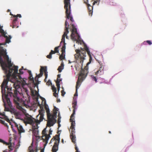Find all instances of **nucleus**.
Returning a JSON list of instances; mask_svg holds the SVG:
<instances>
[{"label": "nucleus", "mask_w": 152, "mask_h": 152, "mask_svg": "<svg viewBox=\"0 0 152 152\" xmlns=\"http://www.w3.org/2000/svg\"><path fill=\"white\" fill-rule=\"evenodd\" d=\"M99 70L104 71V67L101 64L100 65V66L99 68Z\"/></svg>", "instance_id": "40"}, {"label": "nucleus", "mask_w": 152, "mask_h": 152, "mask_svg": "<svg viewBox=\"0 0 152 152\" xmlns=\"http://www.w3.org/2000/svg\"><path fill=\"white\" fill-rule=\"evenodd\" d=\"M6 99L7 101V102L8 104V105L9 107H11L12 106L11 103L10 101V99L8 98L7 96H6Z\"/></svg>", "instance_id": "26"}, {"label": "nucleus", "mask_w": 152, "mask_h": 152, "mask_svg": "<svg viewBox=\"0 0 152 152\" xmlns=\"http://www.w3.org/2000/svg\"><path fill=\"white\" fill-rule=\"evenodd\" d=\"M77 92H76V93H75V94H74V96H77Z\"/></svg>", "instance_id": "52"}, {"label": "nucleus", "mask_w": 152, "mask_h": 152, "mask_svg": "<svg viewBox=\"0 0 152 152\" xmlns=\"http://www.w3.org/2000/svg\"><path fill=\"white\" fill-rule=\"evenodd\" d=\"M8 110L10 111L9 112H11L12 114H13L14 115L16 113L15 110L14 109H10V110Z\"/></svg>", "instance_id": "28"}, {"label": "nucleus", "mask_w": 152, "mask_h": 152, "mask_svg": "<svg viewBox=\"0 0 152 152\" xmlns=\"http://www.w3.org/2000/svg\"><path fill=\"white\" fill-rule=\"evenodd\" d=\"M52 89L53 90V92H56V88L55 86H53L52 87Z\"/></svg>", "instance_id": "38"}, {"label": "nucleus", "mask_w": 152, "mask_h": 152, "mask_svg": "<svg viewBox=\"0 0 152 152\" xmlns=\"http://www.w3.org/2000/svg\"><path fill=\"white\" fill-rule=\"evenodd\" d=\"M88 0H84V2L86 4H87Z\"/></svg>", "instance_id": "51"}, {"label": "nucleus", "mask_w": 152, "mask_h": 152, "mask_svg": "<svg viewBox=\"0 0 152 152\" xmlns=\"http://www.w3.org/2000/svg\"><path fill=\"white\" fill-rule=\"evenodd\" d=\"M60 102V99H59V100H57V102Z\"/></svg>", "instance_id": "60"}, {"label": "nucleus", "mask_w": 152, "mask_h": 152, "mask_svg": "<svg viewBox=\"0 0 152 152\" xmlns=\"http://www.w3.org/2000/svg\"><path fill=\"white\" fill-rule=\"evenodd\" d=\"M88 9L89 10V15H91L93 12V7L91 6H90L89 4H88Z\"/></svg>", "instance_id": "23"}, {"label": "nucleus", "mask_w": 152, "mask_h": 152, "mask_svg": "<svg viewBox=\"0 0 152 152\" xmlns=\"http://www.w3.org/2000/svg\"><path fill=\"white\" fill-rule=\"evenodd\" d=\"M13 86H14V88H15V89H18L19 87V85H17L15 86V84H13Z\"/></svg>", "instance_id": "37"}, {"label": "nucleus", "mask_w": 152, "mask_h": 152, "mask_svg": "<svg viewBox=\"0 0 152 152\" xmlns=\"http://www.w3.org/2000/svg\"><path fill=\"white\" fill-rule=\"evenodd\" d=\"M64 9L66 10L65 13L67 18L70 19V20L73 22L74 20L72 17L71 15V5L70 4V0H64Z\"/></svg>", "instance_id": "6"}, {"label": "nucleus", "mask_w": 152, "mask_h": 152, "mask_svg": "<svg viewBox=\"0 0 152 152\" xmlns=\"http://www.w3.org/2000/svg\"><path fill=\"white\" fill-rule=\"evenodd\" d=\"M4 152H7L6 151H4Z\"/></svg>", "instance_id": "63"}, {"label": "nucleus", "mask_w": 152, "mask_h": 152, "mask_svg": "<svg viewBox=\"0 0 152 152\" xmlns=\"http://www.w3.org/2000/svg\"><path fill=\"white\" fill-rule=\"evenodd\" d=\"M10 110V108H6V107H5V110H6L7 111H10L8 110Z\"/></svg>", "instance_id": "49"}, {"label": "nucleus", "mask_w": 152, "mask_h": 152, "mask_svg": "<svg viewBox=\"0 0 152 152\" xmlns=\"http://www.w3.org/2000/svg\"><path fill=\"white\" fill-rule=\"evenodd\" d=\"M31 93L33 95H34V92L33 91H31Z\"/></svg>", "instance_id": "56"}, {"label": "nucleus", "mask_w": 152, "mask_h": 152, "mask_svg": "<svg viewBox=\"0 0 152 152\" xmlns=\"http://www.w3.org/2000/svg\"><path fill=\"white\" fill-rule=\"evenodd\" d=\"M0 64L2 69L6 74V78L4 79L2 83L1 86V88H6L8 91L12 90V88H9L7 86L8 81L12 82L10 77H12L15 79L24 81L20 75L23 74L22 71L23 67L22 66L19 70V73H18V67L14 65L12 67V64L9 60L8 56L7 55L6 50L0 47Z\"/></svg>", "instance_id": "1"}, {"label": "nucleus", "mask_w": 152, "mask_h": 152, "mask_svg": "<svg viewBox=\"0 0 152 152\" xmlns=\"http://www.w3.org/2000/svg\"><path fill=\"white\" fill-rule=\"evenodd\" d=\"M47 57L48 58L51 59L52 58V55L49 53V55L47 56Z\"/></svg>", "instance_id": "41"}, {"label": "nucleus", "mask_w": 152, "mask_h": 152, "mask_svg": "<svg viewBox=\"0 0 152 152\" xmlns=\"http://www.w3.org/2000/svg\"><path fill=\"white\" fill-rule=\"evenodd\" d=\"M46 128L44 129L42 132V139L44 142H45L46 144H47L48 143V141L50 137V135L52 134V130L50 129L49 132V134H46Z\"/></svg>", "instance_id": "9"}, {"label": "nucleus", "mask_w": 152, "mask_h": 152, "mask_svg": "<svg viewBox=\"0 0 152 152\" xmlns=\"http://www.w3.org/2000/svg\"><path fill=\"white\" fill-rule=\"evenodd\" d=\"M4 37L6 38V43H9L10 42V39L11 38V37L10 35H9L8 37L7 35H6L4 36Z\"/></svg>", "instance_id": "22"}, {"label": "nucleus", "mask_w": 152, "mask_h": 152, "mask_svg": "<svg viewBox=\"0 0 152 152\" xmlns=\"http://www.w3.org/2000/svg\"><path fill=\"white\" fill-rule=\"evenodd\" d=\"M3 27V26L0 27V37L3 36L4 37L7 34V33L2 29Z\"/></svg>", "instance_id": "16"}, {"label": "nucleus", "mask_w": 152, "mask_h": 152, "mask_svg": "<svg viewBox=\"0 0 152 152\" xmlns=\"http://www.w3.org/2000/svg\"><path fill=\"white\" fill-rule=\"evenodd\" d=\"M75 149L76 150V152H80V151H79L78 149L77 146L76 144L75 143Z\"/></svg>", "instance_id": "39"}, {"label": "nucleus", "mask_w": 152, "mask_h": 152, "mask_svg": "<svg viewBox=\"0 0 152 152\" xmlns=\"http://www.w3.org/2000/svg\"><path fill=\"white\" fill-rule=\"evenodd\" d=\"M59 46L56 47L55 48L54 50L56 52V53H58L59 50H58V48Z\"/></svg>", "instance_id": "34"}, {"label": "nucleus", "mask_w": 152, "mask_h": 152, "mask_svg": "<svg viewBox=\"0 0 152 152\" xmlns=\"http://www.w3.org/2000/svg\"><path fill=\"white\" fill-rule=\"evenodd\" d=\"M59 115H60V114H59L58 115V123H59L60 122V118H61V117Z\"/></svg>", "instance_id": "46"}, {"label": "nucleus", "mask_w": 152, "mask_h": 152, "mask_svg": "<svg viewBox=\"0 0 152 152\" xmlns=\"http://www.w3.org/2000/svg\"><path fill=\"white\" fill-rule=\"evenodd\" d=\"M64 64H63V63L62 62V63H61V66H62V67H64Z\"/></svg>", "instance_id": "54"}, {"label": "nucleus", "mask_w": 152, "mask_h": 152, "mask_svg": "<svg viewBox=\"0 0 152 152\" xmlns=\"http://www.w3.org/2000/svg\"><path fill=\"white\" fill-rule=\"evenodd\" d=\"M30 152H33V150H32V151H30Z\"/></svg>", "instance_id": "64"}, {"label": "nucleus", "mask_w": 152, "mask_h": 152, "mask_svg": "<svg viewBox=\"0 0 152 152\" xmlns=\"http://www.w3.org/2000/svg\"><path fill=\"white\" fill-rule=\"evenodd\" d=\"M109 133H110V134H111V132H110V131L109 132Z\"/></svg>", "instance_id": "62"}, {"label": "nucleus", "mask_w": 152, "mask_h": 152, "mask_svg": "<svg viewBox=\"0 0 152 152\" xmlns=\"http://www.w3.org/2000/svg\"><path fill=\"white\" fill-rule=\"evenodd\" d=\"M79 77H79L78 80L76 83V92H77V89L78 88V87H79V86H80L81 80H82L81 79H80Z\"/></svg>", "instance_id": "20"}, {"label": "nucleus", "mask_w": 152, "mask_h": 152, "mask_svg": "<svg viewBox=\"0 0 152 152\" xmlns=\"http://www.w3.org/2000/svg\"><path fill=\"white\" fill-rule=\"evenodd\" d=\"M75 115V111H74L73 113H72L71 115L70 118V121L71 123V125L70 126V129H71V132L70 134V138L72 140V141L73 142L74 144L76 143V137L75 135V122L74 118V115Z\"/></svg>", "instance_id": "5"}, {"label": "nucleus", "mask_w": 152, "mask_h": 152, "mask_svg": "<svg viewBox=\"0 0 152 152\" xmlns=\"http://www.w3.org/2000/svg\"><path fill=\"white\" fill-rule=\"evenodd\" d=\"M8 94L10 96H13L14 102L17 106H19L20 104V103L21 102V99L17 96L18 93L17 91L15 90L13 94L10 92H9Z\"/></svg>", "instance_id": "10"}, {"label": "nucleus", "mask_w": 152, "mask_h": 152, "mask_svg": "<svg viewBox=\"0 0 152 152\" xmlns=\"http://www.w3.org/2000/svg\"><path fill=\"white\" fill-rule=\"evenodd\" d=\"M0 142L3 143L4 144H5L6 145H9V144L8 143L6 142L1 139H0Z\"/></svg>", "instance_id": "32"}, {"label": "nucleus", "mask_w": 152, "mask_h": 152, "mask_svg": "<svg viewBox=\"0 0 152 152\" xmlns=\"http://www.w3.org/2000/svg\"><path fill=\"white\" fill-rule=\"evenodd\" d=\"M41 99L42 100V103L44 102V106L45 108L46 111L47 113V118L48 120H50L51 118V117H53V116L51 115V114L50 113L49 109L48 107V105L46 104V101L45 99L43 97H41Z\"/></svg>", "instance_id": "11"}, {"label": "nucleus", "mask_w": 152, "mask_h": 152, "mask_svg": "<svg viewBox=\"0 0 152 152\" xmlns=\"http://www.w3.org/2000/svg\"><path fill=\"white\" fill-rule=\"evenodd\" d=\"M16 127H17L18 129L19 132H24V130L22 126L20 125L17 124L16 123H15Z\"/></svg>", "instance_id": "17"}, {"label": "nucleus", "mask_w": 152, "mask_h": 152, "mask_svg": "<svg viewBox=\"0 0 152 152\" xmlns=\"http://www.w3.org/2000/svg\"><path fill=\"white\" fill-rule=\"evenodd\" d=\"M61 75L58 74L57 75V78L56 81V86L57 88L58 91L60 90V82L62 81V79L60 78Z\"/></svg>", "instance_id": "14"}, {"label": "nucleus", "mask_w": 152, "mask_h": 152, "mask_svg": "<svg viewBox=\"0 0 152 152\" xmlns=\"http://www.w3.org/2000/svg\"><path fill=\"white\" fill-rule=\"evenodd\" d=\"M62 142L63 143V142H64V140H63V139H62Z\"/></svg>", "instance_id": "61"}, {"label": "nucleus", "mask_w": 152, "mask_h": 152, "mask_svg": "<svg viewBox=\"0 0 152 152\" xmlns=\"http://www.w3.org/2000/svg\"><path fill=\"white\" fill-rule=\"evenodd\" d=\"M68 62H69V63H69V64L71 63V61H70V60H69V61H68Z\"/></svg>", "instance_id": "59"}, {"label": "nucleus", "mask_w": 152, "mask_h": 152, "mask_svg": "<svg viewBox=\"0 0 152 152\" xmlns=\"http://www.w3.org/2000/svg\"><path fill=\"white\" fill-rule=\"evenodd\" d=\"M47 78H46V77H45V78L44 79V81H45V82L47 81Z\"/></svg>", "instance_id": "55"}, {"label": "nucleus", "mask_w": 152, "mask_h": 152, "mask_svg": "<svg viewBox=\"0 0 152 152\" xmlns=\"http://www.w3.org/2000/svg\"><path fill=\"white\" fill-rule=\"evenodd\" d=\"M60 140L59 134H56L51 139L50 142L55 141L54 144L52 148L53 152H56L58 151Z\"/></svg>", "instance_id": "8"}, {"label": "nucleus", "mask_w": 152, "mask_h": 152, "mask_svg": "<svg viewBox=\"0 0 152 152\" xmlns=\"http://www.w3.org/2000/svg\"><path fill=\"white\" fill-rule=\"evenodd\" d=\"M36 125V127L35 126L33 128V129L32 131L33 133L35 136L37 135L39 132L38 125H37H37Z\"/></svg>", "instance_id": "18"}, {"label": "nucleus", "mask_w": 152, "mask_h": 152, "mask_svg": "<svg viewBox=\"0 0 152 152\" xmlns=\"http://www.w3.org/2000/svg\"><path fill=\"white\" fill-rule=\"evenodd\" d=\"M2 117H0V118H3V119H4V120H5V119L4 118V117H3V116H2Z\"/></svg>", "instance_id": "58"}, {"label": "nucleus", "mask_w": 152, "mask_h": 152, "mask_svg": "<svg viewBox=\"0 0 152 152\" xmlns=\"http://www.w3.org/2000/svg\"><path fill=\"white\" fill-rule=\"evenodd\" d=\"M145 42L147 43L149 45H151L152 44V43L151 42V41L150 40H147L146 41H144L143 43L145 44Z\"/></svg>", "instance_id": "35"}, {"label": "nucleus", "mask_w": 152, "mask_h": 152, "mask_svg": "<svg viewBox=\"0 0 152 152\" xmlns=\"http://www.w3.org/2000/svg\"><path fill=\"white\" fill-rule=\"evenodd\" d=\"M65 31L64 32V34L62 35L61 41V44L62 42H63L64 43V45L62 46L61 48V51L62 52V53L61 55L59 57V59L61 60H62L63 59H64L65 58V50L66 49L65 45L66 44L65 43V37H66V39H68V36L67 35L69 32L68 28L69 25L68 23H67L66 20L65 21Z\"/></svg>", "instance_id": "4"}, {"label": "nucleus", "mask_w": 152, "mask_h": 152, "mask_svg": "<svg viewBox=\"0 0 152 152\" xmlns=\"http://www.w3.org/2000/svg\"><path fill=\"white\" fill-rule=\"evenodd\" d=\"M71 38L72 40L77 42L80 40V37L77 32V28L72 29Z\"/></svg>", "instance_id": "12"}, {"label": "nucleus", "mask_w": 152, "mask_h": 152, "mask_svg": "<svg viewBox=\"0 0 152 152\" xmlns=\"http://www.w3.org/2000/svg\"><path fill=\"white\" fill-rule=\"evenodd\" d=\"M28 72L29 75V80L32 81L33 83H34L35 86H37V85L38 84V83H34V78L33 77H32V75L31 74V71L29 70L28 71Z\"/></svg>", "instance_id": "15"}, {"label": "nucleus", "mask_w": 152, "mask_h": 152, "mask_svg": "<svg viewBox=\"0 0 152 152\" xmlns=\"http://www.w3.org/2000/svg\"><path fill=\"white\" fill-rule=\"evenodd\" d=\"M53 95L56 97H57L58 96V94L56 93V92H54L53 93Z\"/></svg>", "instance_id": "42"}, {"label": "nucleus", "mask_w": 152, "mask_h": 152, "mask_svg": "<svg viewBox=\"0 0 152 152\" xmlns=\"http://www.w3.org/2000/svg\"><path fill=\"white\" fill-rule=\"evenodd\" d=\"M58 109L55 107L53 110V114H51V115L53 116V117H51L50 120H48L47 124V126L48 127H50L53 126L56 122V118L57 113V111H58Z\"/></svg>", "instance_id": "7"}, {"label": "nucleus", "mask_w": 152, "mask_h": 152, "mask_svg": "<svg viewBox=\"0 0 152 152\" xmlns=\"http://www.w3.org/2000/svg\"><path fill=\"white\" fill-rule=\"evenodd\" d=\"M14 115L16 118L22 120L21 115L20 113L16 112Z\"/></svg>", "instance_id": "21"}, {"label": "nucleus", "mask_w": 152, "mask_h": 152, "mask_svg": "<svg viewBox=\"0 0 152 152\" xmlns=\"http://www.w3.org/2000/svg\"><path fill=\"white\" fill-rule=\"evenodd\" d=\"M12 15V16H13V17L15 18V19L13 20L17 22L18 19V18L17 17H16V16L15 15Z\"/></svg>", "instance_id": "36"}, {"label": "nucleus", "mask_w": 152, "mask_h": 152, "mask_svg": "<svg viewBox=\"0 0 152 152\" xmlns=\"http://www.w3.org/2000/svg\"><path fill=\"white\" fill-rule=\"evenodd\" d=\"M51 83V81L50 80H48L46 84L48 85H50Z\"/></svg>", "instance_id": "45"}, {"label": "nucleus", "mask_w": 152, "mask_h": 152, "mask_svg": "<svg viewBox=\"0 0 152 152\" xmlns=\"http://www.w3.org/2000/svg\"><path fill=\"white\" fill-rule=\"evenodd\" d=\"M72 29H75L76 28L75 26L73 24H72Z\"/></svg>", "instance_id": "47"}, {"label": "nucleus", "mask_w": 152, "mask_h": 152, "mask_svg": "<svg viewBox=\"0 0 152 152\" xmlns=\"http://www.w3.org/2000/svg\"><path fill=\"white\" fill-rule=\"evenodd\" d=\"M84 49L85 50L81 48L80 50H76L75 51L77 53L75 55V59L76 60L79 59L80 63L82 64L83 63V60L85 59L86 52L88 54H89L90 53L88 48L86 45H84Z\"/></svg>", "instance_id": "3"}, {"label": "nucleus", "mask_w": 152, "mask_h": 152, "mask_svg": "<svg viewBox=\"0 0 152 152\" xmlns=\"http://www.w3.org/2000/svg\"><path fill=\"white\" fill-rule=\"evenodd\" d=\"M10 26L12 27L13 28H18V23L17 22L13 20L12 24L10 25Z\"/></svg>", "instance_id": "19"}, {"label": "nucleus", "mask_w": 152, "mask_h": 152, "mask_svg": "<svg viewBox=\"0 0 152 152\" xmlns=\"http://www.w3.org/2000/svg\"><path fill=\"white\" fill-rule=\"evenodd\" d=\"M0 122L1 124L4 125V126H6L8 127V126L7 125V124L5 123V121L0 120Z\"/></svg>", "instance_id": "29"}, {"label": "nucleus", "mask_w": 152, "mask_h": 152, "mask_svg": "<svg viewBox=\"0 0 152 152\" xmlns=\"http://www.w3.org/2000/svg\"><path fill=\"white\" fill-rule=\"evenodd\" d=\"M88 56H89L90 57V59H89V61L88 62L87 64L86 65H87L88 66V65L90 64L91 62V60H92V58L91 57V53H90L89 54H88Z\"/></svg>", "instance_id": "30"}, {"label": "nucleus", "mask_w": 152, "mask_h": 152, "mask_svg": "<svg viewBox=\"0 0 152 152\" xmlns=\"http://www.w3.org/2000/svg\"><path fill=\"white\" fill-rule=\"evenodd\" d=\"M104 73V71H101L98 70L97 72H95V74L97 75L98 74H99V75H103Z\"/></svg>", "instance_id": "27"}, {"label": "nucleus", "mask_w": 152, "mask_h": 152, "mask_svg": "<svg viewBox=\"0 0 152 152\" xmlns=\"http://www.w3.org/2000/svg\"><path fill=\"white\" fill-rule=\"evenodd\" d=\"M43 71L45 72V77L46 78H47L48 77V72L47 71V68L46 67H44V68L42 69Z\"/></svg>", "instance_id": "24"}, {"label": "nucleus", "mask_w": 152, "mask_h": 152, "mask_svg": "<svg viewBox=\"0 0 152 152\" xmlns=\"http://www.w3.org/2000/svg\"><path fill=\"white\" fill-rule=\"evenodd\" d=\"M88 66L86 65L84 69H82L80 74V76H81L82 78H85L87 75L88 73Z\"/></svg>", "instance_id": "13"}, {"label": "nucleus", "mask_w": 152, "mask_h": 152, "mask_svg": "<svg viewBox=\"0 0 152 152\" xmlns=\"http://www.w3.org/2000/svg\"><path fill=\"white\" fill-rule=\"evenodd\" d=\"M64 67H62V66H59L58 70V72H61L62 70L63 69Z\"/></svg>", "instance_id": "31"}, {"label": "nucleus", "mask_w": 152, "mask_h": 152, "mask_svg": "<svg viewBox=\"0 0 152 152\" xmlns=\"http://www.w3.org/2000/svg\"><path fill=\"white\" fill-rule=\"evenodd\" d=\"M43 68H44V67L41 66V69L40 70V73L37 75L38 77H40L43 74V70H42V69H43Z\"/></svg>", "instance_id": "25"}, {"label": "nucleus", "mask_w": 152, "mask_h": 152, "mask_svg": "<svg viewBox=\"0 0 152 152\" xmlns=\"http://www.w3.org/2000/svg\"><path fill=\"white\" fill-rule=\"evenodd\" d=\"M76 105H75V104L74 105H73H73L72 106V107H73L74 108V110H73V113H73V112H74V111L75 110V108H76Z\"/></svg>", "instance_id": "48"}, {"label": "nucleus", "mask_w": 152, "mask_h": 152, "mask_svg": "<svg viewBox=\"0 0 152 152\" xmlns=\"http://www.w3.org/2000/svg\"><path fill=\"white\" fill-rule=\"evenodd\" d=\"M61 96H63L65 94V92L63 90L61 91Z\"/></svg>", "instance_id": "43"}, {"label": "nucleus", "mask_w": 152, "mask_h": 152, "mask_svg": "<svg viewBox=\"0 0 152 152\" xmlns=\"http://www.w3.org/2000/svg\"><path fill=\"white\" fill-rule=\"evenodd\" d=\"M38 105L40 107V109L39 110V114L37 116V118L39 115H40L39 119H36L34 118H33L31 116H28L27 115H29L27 114L26 115L24 118L25 123L28 124H30L32 126L36 123V125H38L44 119V116L45 113V110L43 108V105H41L39 103L37 102Z\"/></svg>", "instance_id": "2"}, {"label": "nucleus", "mask_w": 152, "mask_h": 152, "mask_svg": "<svg viewBox=\"0 0 152 152\" xmlns=\"http://www.w3.org/2000/svg\"><path fill=\"white\" fill-rule=\"evenodd\" d=\"M56 53V52L55 51H53V50H51V51L50 53L52 55V54H55Z\"/></svg>", "instance_id": "44"}, {"label": "nucleus", "mask_w": 152, "mask_h": 152, "mask_svg": "<svg viewBox=\"0 0 152 152\" xmlns=\"http://www.w3.org/2000/svg\"><path fill=\"white\" fill-rule=\"evenodd\" d=\"M91 77L92 78L93 80L96 83L97 82V79L96 77H95L94 75H92Z\"/></svg>", "instance_id": "33"}, {"label": "nucleus", "mask_w": 152, "mask_h": 152, "mask_svg": "<svg viewBox=\"0 0 152 152\" xmlns=\"http://www.w3.org/2000/svg\"><path fill=\"white\" fill-rule=\"evenodd\" d=\"M73 105L75 104V105H76V104H77V102H74L73 103Z\"/></svg>", "instance_id": "53"}, {"label": "nucleus", "mask_w": 152, "mask_h": 152, "mask_svg": "<svg viewBox=\"0 0 152 152\" xmlns=\"http://www.w3.org/2000/svg\"><path fill=\"white\" fill-rule=\"evenodd\" d=\"M11 147H11V146H9V148L10 149H11Z\"/></svg>", "instance_id": "57"}, {"label": "nucleus", "mask_w": 152, "mask_h": 152, "mask_svg": "<svg viewBox=\"0 0 152 152\" xmlns=\"http://www.w3.org/2000/svg\"><path fill=\"white\" fill-rule=\"evenodd\" d=\"M16 16V17L18 18V17H19V18H21V16L20 14H17Z\"/></svg>", "instance_id": "50"}]
</instances>
